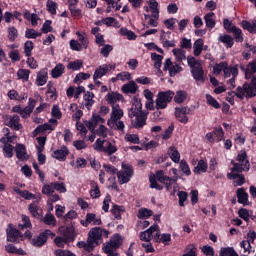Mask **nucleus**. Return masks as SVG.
I'll return each mask as SVG.
<instances>
[{
	"instance_id": "1",
	"label": "nucleus",
	"mask_w": 256,
	"mask_h": 256,
	"mask_svg": "<svg viewBox=\"0 0 256 256\" xmlns=\"http://www.w3.org/2000/svg\"><path fill=\"white\" fill-rule=\"evenodd\" d=\"M157 229H159V225L154 224L146 231L140 232V241L145 242L142 244V247H144L146 253H153V251H155V249H153V246L151 245V240L155 239V236H153V234L157 233Z\"/></svg>"
},
{
	"instance_id": "2",
	"label": "nucleus",
	"mask_w": 256,
	"mask_h": 256,
	"mask_svg": "<svg viewBox=\"0 0 256 256\" xmlns=\"http://www.w3.org/2000/svg\"><path fill=\"white\" fill-rule=\"evenodd\" d=\"M229 95H236L238 99H245V97H256V85L245 83L243 87L239 86L236 92H231Z\"/></svg>"
},
{
	"instance_id": "3",
	"label": "nucleus",
	"mask_w": 256,
	"mask_h": 256,
	"mask_svg": "<svg viewBox=\"0 0 256 256\" xmlns=\"http://www.w3.org/2000/svg\"><path fill=\"white\" fill-rule=\"evenodd\" d=\"M237 161L238 163L232 161V164L234 165L231 169L232 173H243V171H249L250 164L249 160H247V152L242 151L238 154Z\"/></svg>"
},
{
	"instance_id": "4",
	"label": "nucleus",
	"mask_w": 256,
	"mask_h": 256,
	"mask_svg": "<svg viewBox=\"0 0 256 256\" xmlns=\"http://www.w3.org/2000/svg\"><path fill=\"white\" fill-rule=\"evenodd\" d=\"M101 237H109L108 230H105L101 227L92 228L88 233V240L93 245V247H97L101 241Z\"/></svg>"
},
{
	"instance_id": "5",
	"label": "nucleus",
	"mask_w": 256,
	"mask_h": 256,
	"mask_svg": "<svg viewBox=\"0 0 256 256\" xmlns=\"http://www.w3.org/2000/svg\"><path fill=\"white\" fill-rule=\"evenodd\" d=\"M175 97V92L168 90L165 92H159L157 95V99L155 100L156 103V109H167L168 103H171L173 101V98Z\"/></svg>"
},
{
	"instance_id": "6",
	"label": "nucleus",
	"mask_w": 256,
	"mask_h": 256,
	"mask_svg": "<svg viewBox=\"0 0 256 256\" xmlns=\"http://www.w3.org/2000/svg\"><path fill=\"white\" fill-rule=\"evenodd\" d=\"M117 177L120 185H124V183H129V181H131V178L133 177V168L122 164V170L117 172Z\"/></svg>"
},
{
	"instance_id": "7",
	"label": "nucleus",
	"mask_w": 256,
	"mask_h": 256,
	"mask_svg": "<svg viewBox=\"0 0 256 256\" xmlns=\"http://www.w3.org/2000/svg\"><path fill=\"white\" fill-rule=\"evenodd\" d=\"M49 237H55V234L52 233L51 230H45L40 233L38 237L33 238L31 243L34 247H43V244L47 243V239H49Z\"/></svg>"
},
{
	"instance_id": "8",
	"label": "nucleus",
	"mask_w": 256,
	"mask_h": 256,
	"mask_svg": "<svg viewBox=\"0 0 256 256\" xmlns=\"http://www.w3.org/2000/svg\"><path fill=\"white\" fill-rule=\"evenodd\" d=\"M181 64L177 63L173 65V62H171V59H166L164 62V71H169L170 77H175L177 73H181L182 67L180 66Z\"/></svg>"
},
{
	"instance_id": "9",
	"label": "nucleus",
	"mask_w": 256,
	"mask_h": 256,
	"mask_svg": "<svg viewBox=\"0 0 256 256\" xmlns=\"http://www.w3.org/2000/svg\"><path fill=\"white\" fill-rule=\"evenodd\" d=\"M143 114V104L141 103V99L139 98H134L132 107L128 113V117L130 119H133L136 115H141Z\"/></svg>"
},
{
	"instance_id": "10",
	"label": "nucleus",
	"mask_w": 256,
	"mask_h": 256,
	"mask_svg": "<svg viewBox=\"0 0 256 256\" xmlns=\"http://www.w3.org/2000/svg\"><path fill=\"white\" fill-rule=\"evenodd\" d=\"M83 227H89V225H101V218L97 217L96 214L88 213L86 214V219L80 221Z\"/></svg>"
},
{
	"instance_id": "11",
	"label": "nucleus",
	"mask_w": 256,
	"mask_h": 256,
	"mask_svg": "<svg viewBox=\"0 0 256 256\" xmlns=\"http://www.w3.org/2000/svg\"><path fill=\"white\" fill-rule=\"evenodd\" d=\"M191 74L196 83H205V71H203V67L197 66L196 68H193Z\"/></svg>"
},
{
	"instance_id": "12",
	"label": "nucleus",
	"mask_w": 256,
	"mask_h": 256,
	"mask_svg": "<svg viewBox=\"0 0 256 256\" xmlns=\"http://www.w3.org/2000/svg\"><path fill=\"white\" fill-rule=\"evenodd\" d=\"M134 117L135 119L133 120V127H135V129H143L147 123V114L142 113Z\"/></svg>"
},
{
	"instance_id": "13",
	"label": "nucleus",
	"mask_w": 256,
	"mask_h": 256,
	"mask_svg": "<svg viewBox=\"0 0 256 256\" xmlns=\"http://www.w3.org/2000/svg\"><path fill=\"white\" fill-rule=\"evenodd\" d=\"M16 157L20 161H27L29 159V155H27V149L23 144H17L15 147Z\"/></svg>"
},
{
	"instance_id": "14",
	"label": "nucleus",
	"mask_w": 256,
	"mask_h": 256,
	"mask_svg": "<svg viewBox=\"0 0 256 256\" xmlns=\"http://www.w3.org/2000/svg\"><path fill=\"white\" fill-rule=\"evenodd\" d=\"M123 115H124V112H123V109H121V106L114 104L112 106L110 118L108 119V121H115L117 119H121Z\"/></svg>"
},
{
	"instance_id": "15",
	"label": "nucleus",
	"mask_w": 256,
	"mask_h": 256,
	"mask_svg": "<svg viewBox=\"0 0 256 256\" xmlns=\"http://www.w3.org/2000/svg\"><path fill=\"white\" fill-rule=\"evenodd\" d=\"M106 101L113 107L117 104V101H123V95L119 94L118 92H111L106 95Z\"/></svg>"
},
{
	"instance_id": "16",
	"label": "nucleus",
	"mask_w": 256,
	"mask_h": 256,
	"mask_svg": "<svg viewBox=\"0 0 256 256\" xmlns=\"http://www.w3.org/2000/svg\"><path fill=\"white\" fill-rule=\"evenodd\" d=\"M67 155H69V150L67 147H62L61 149L55 150L52 153V157L58 161H65L67 159Z\"/></svg>"
},
{
	"instance_id": "17",
	"label": "nucleus",
	"mask_w": 256,
	"mask_h": 256,
	"mask_svg": "<svg viewBox=\"0 0 256 256\" xmlns=\"http://www.w3.org/2000/svg\"><path fill=\"white\" fill-rule=\"evenodd\" d=\"M107 125L110 127V129H114L116 131H125V122H123L121 119L108 120Z\"/></svg>"
},
{
	"instance_id": "18",
	"label": "nucleus",
	"mask_w": 256,
	"mask_h": 256,
	"mask_svg": "<svg viewBox=\"0 0 256 256\" xmlns=\"http://www.w3.org/2000/svg\"><path fill=\"white\" fill-rule=\"evenodd\" d=\"M172 53L176 59V63L181 64L183 61L187 60L186 51L183 48H175L172 50Z\"/></svg>"
},
{
	"instance_id": "19",
	"label": "nucleus",
	"mask_w": 256,
	"mask_h": 256,
	"mask_svg": "<svg viewBox=\"0 0 256 256\" xmlns=\"http://www.w3.org/2000/svg\"><path fill=\"white\" fill-rule=\"evenodd\" d=\"M19 237H21V232L9 226V228L7 229V241H10L11 243H15V241H17Z\"/></svg>"
},
{
	"instance_id": "20",
	"label": "nucleus",
	"mask_w": 256,
	"mask_h": 256,
	"mask_svg": "<svg viewBox=\"0 0 256 256\" xmlns=\"http://www.w3.org/2000/svg\"><path fill=\"white\" fill-rule=\"evenodd\" d=\"M107 73H109V67H107V64H103L95 70L93 80L97 81V79H101V77H104Z\"/></svg>"
},
{
	"instance_id": "21",
	"label": "nucleus",
	"mask_w": 256,
	"mask_h": 256,
	"mask_svg": "<svg viewBox=\"0 0 256 256\" xmlns=\"http://www.w3.org/2000/svg\"><path fill=\"white\" fill-rule=\"evenodd\" d=\"M154 240L156 243H169L171 241V234L166 233L161 235V231L158 228L154 235Z\"/></svg>"
},
{
	"instance_id": "22",
	"label": "nucleus",
	"mask_w": 256,
	"mask_h": 256,
	"mask_svg": "<svg viewBox=\"0 0 256 256\" xmlns=\"http://www.w3.org/2000/svg\"><path fill=\"white\" fill-rule=\"evenodd\" d=\"M95 98V94H93V92H85L83 99H84V107H86V109H88V111L91 109V107H93V104L95 103V100H93Z\"/></svg>"
},
{
	"instance_id": "23",
	"label": "nucleus",
	"mask_w": 256,
	"mask_h": 256,
	"mask_svg": "<svg viewBox=\"0 0 256 256\" xmlns=\"http://www.w3.org/2000/svg\"><path fill=\"white\" fill-rule=\"evenodd\" d=\"M237 198L238 203H241L242 205H248L249 203V194L245 192V189L239 188L237 190Z\"/></svg>"
},
{
	"instance_id": "24",
	"label": "nucleus",
	"mask_w": 256,
	"mask_h": 256,
	"mask_svg": "<svg viewBox=\"0 0 256 256\" xmlns=\"http://www.w3.org/2000/svg\"><path fill=\"white\" fill-rule=\"evenodd\" d=\"M137 83L135 81H130L127 84H124L122 86L123 93H131L132 95H135L137 93Z\"/></svg>"
},
{
	"instance_id": "25",
	"label": "nucleus",
	"mask_w": 256,
	"mask_h": 256,
	"mask_svg": "<svg viewBox=\"0 0 256 256\" xmlns=\"http://www.w3.org/2000/svg\"><path fill=\"white\" fill-rule=\"evenodd\" d=\"M65 73V65L59 63L51 71L53 79H59Z\"/></svg>"
},
{
	"instance_id": "26",
	"label": "nucleus",
	"mask_w": 256,
	"mask_h": 256,
	"mask_svg": "<svg viewBox=\"0 0 256 256\" xmlns=\"http://www.w3.org/2000/svg\"><path fill=\"white\" fill-rule=\"evenodd\" d=\"M21 119L19 118V115H13L10 116L8 125L11 127V129H15V131H19L21 129V123H19Z\"/></svg>"
},
{
	"instance_id": "27",
	"label": "nucleus",
	"mask_w": 256,
	"mask_h": 256,
	"mask_svg": "<svg viewBox=\"0 0 256 256\" xmlns=\"http://www.w3.org/2000/svg\"><path fill=\"white\" fill-rule=\"evenodd\" d=\"M168 155L174 163H179V161H181V154L179 153L177 148H175V146L169 147Z\"/></svg>"
},
{
	"instance_id": "28",
	"label": "nucleus",
	"mask_w": 256,
	"mask_h": 256,
	"mask_svg": "<svg viewBox=\"0 0 256 256\" xmlns=\"http://www.w3.org/2000/svg\"><path fill=\"white\" fill-rule=\"evenodd\" d=\"M204 21L206 23V27H208V29H213L216 25L215 22V13L213 12H209L204 16Z\"/></svg>"
},
{
	"instance_id": "29",
	"label": "nucleus",
	"mask_w": 256,
	"mask_h": 256,
	"mask_svg": "<svg viewBox=\"0 0 256 256\" xmlns=\"http://www.w3.org/2000/svg\"><path fill=\"white\" fill-rule=\"evenodd\" d=\"M8 97H9V99H12L13 101H23V100L27 99V94H25V93L19 94V92H17V90H10L8 92Z\"/></svg>"
},
{
	"instance_id": "30",
	"label": "nucleus",
	"mask_w": 256,
	"mask_h": 256,
	"mask_svg": "<svg viewBox=\"0 0 256 256\" xmlns=\"http://www.w3.org/2000/svg\"><path fill=\"white\" fill-rule=\"evenodd\" d=\"M207 167H208L207 162H205L204 160H200L197 166L194 167L193 172L196 175H201V173H207Z\"/></svg>"
},
{
	"instance_id": "31",
	"label": "nucleus",
	"mask_w": 256,
	"mask_h": 256,
	"mask_svg": "<svg viewBox=\"0 0 256 256\" xmlns=\"http://www.w3.org/2000/svg\"><path fill=\"white\" fill-rule=\"evenodd\" d=\"M45 83H47V70H41L37 75L36 85L43 87Z\"/></svg>"
},
{
	"instance_id": "32",
	"label": "nucleus",
	"mask_w": 256,
	"mask_h": 256,
	"mask_svg": "<svg viewBox=\"0 0 256 256\" xmlns=\"http://www.w3.org/2000/svg\"><path fill=\"white\" fill-rule=\"evenodd\" d=\"M7 33H8V39L13 43V41H17V38L19 37V31L15 26H9L7 28Z\"/></svg>"
},
{
	"instance_id": "33",
	"label": "nucleus",
	"mask_w": 256,
	"mask_h": 256,
	"mask_svg": "<svg viewBox=\"0 0 256 256\" xmlns=\"http://www.w3.org/2000/svg\"><path fill=\"white\" fill-rule=\"evenodd\" d=\"M220 256H239L237 251H235V248L233 247H222L220 249Z\"/></svg>"
},
{
	"instance_id": "34",
	"label": "nucleus",
	"mask_w": 256,
	"mask_h": 256,
	"mask_svg": "<svg viewBox=\"0 0 256 256\" xmlns=\"http://www.w3.org/2000/svg\"><path fill=\"white\" fill-rule=\"evenodd\" d=\"M5 250L7 253H13L14 255H27L25 250L23 249H17L13 244H8L5 246Z\"/></svg>"
},
{
	"instance_id": "35",
	"label": "nucleus",
	"mask_w": 256,
	"mask_h": 256,
	"mask_svg": "<svg viewBox=\"0 0 256 256\" xmlns=\"http://www.w3.org/2000/svg\"><path fill=\"white\" fill-rule=\"evenodd\" d=\"M205 44V42L203 41V39H197L194 43V55L195 57H199V55H201L202 51H203V45Z\"/></svg>"
},
{
	"instance_id": "36",
	"label": "nucleus",
	"mask_w": 256,
	"mask_h": 256,
	"mask_svg": "<svg viewBox=\"0 0 256 256\" xmlns=\"http://www.w3.org/2000/svg\"><path fill=\"white\" fill-rule=\"evenodd\" d=\"M102 153H105L106 155H113V153H117V147L110 141H106V146L102 150Z\"/></svg>"
},
{
	"instance_id": "37",
	"label": "nucleus",
	"mask_w": 256,
	"mask_h": 256,
	"mask_svg": "<svg viewBox=\"0 0 256 256\" xmlns=\"http://www.w3.org/2000/svg\"><path fill=\"white\" fill-rule=\"evenodd\" d=\"M231 33L234 34V39L237 43H243V33L241 32V29L232 26Z\"/></svg>"
},
{
	"instance_id": "38",
	"label": "nucleus",
	"mask_w": 256,
	"mask_h": 256,
	"mask_svg": "<svg viewBox=\"0 0 256 256\" xmlns=\"http://www.w3.org/2000/svg\"><path fill=\"white\" fill-rule=\"evenodd\" d=\"M240 247L244 249L243 256H249L251 254V242L249 240H243L240 243Z\"/></svg>"
},
{
	"instance_id": "39",
	"label": "nucleus",
	"mask_w": 256,
	"mask_h": 256,
	"mask_svg": "<svg viewBox=\"0 0 256 256\" xmlns=\"http://www.w3.org/2000/svg\"><path fill=\"white\" fill-rule=\"evenodd\" d=\"M151 59L152 61H154L155 69H161V63H163V56L157 53H152Z\"/></svg>"
},
{
	"instance_id": "40",
	"label": "nucleus",
	"mask_w": 256,
	"mask_h": 256,
	"mask_svg": "<svg viewBox=\"0 0 256 256\" xmlns=\"http://www.w3.org/2000/svg\"><path fill=\"white\" fill-rule=\"evenodd\" d=\"M77 246L80 249H85V251H88L89 253H91V251L95 249V246H93V244L90 242L89 239H87V242H84V241L78 242Z\"/></svg>"
},
{
	"instance_id": "41",
	"label": "nucleus",
	"mask_w": 256,
	"mask_h": 256,
	"mask_svg": "<svg viewBox=\"0 0 256 256\" xmlns=\"http://www.w3.org/2000/svg\"><path fill=\"white\" fill-rule=\"evenodd\" d=\"M153 215V211L152 210H149L147 208H141L139 211H138V219H149V217H152Z\"/></svg>"
},
{
	"instance_id": "42",
	"label": "nucleus",
	"mask_w": 256,
	"mask_h": 256,
	"mask_svg": "<svg viewBox=\"0 0 256 256\" xmlns=\"http://www.w3.org/2000/svg\"><path fill=\"white\" fill-rule=\"evenodd\" d=\"M43 195H47V197H51L53 193H55V187L53 186V182L51 184H44L42 187Z\"/></svg>"
},
{
	"instance_id": "43",
	"label": "nucleus",
	"mask_w": 256,
	"mask_h": 256,
	"mask_svg": "<svg viewBox=\"0 0 256 256\" xmlns=\"http://www.w3.org/2000/svg\"><path fill=\"white\" fill-rule=\"evenodd\" d=\"M187 99V92L183 90H179L176 92V95L174 96L175 103H184V101Z\"/></svg>"
},
{
	"instance_id": "44",
	"label": "nucleus",
	"mask_w": 256,
	"mask_h": 256,
	"mask_svg": "<svg viewBox=\"0 0 256 256\" xmlns=\"http://www.w3.org/2000/svg\"><path fill=\"white\" fill-rule=\"evenodd\" d=\"M120 35H123L129 39V41H133L137 39V35L131 30H128L127 28H121L120 29Z\"/></svg>"
},
{
	"instance_id": "45",
	"label": "nucleus",
	"mask_w": 256,
	"mask_h": 256,
	"mask_svg": "<svg viewBox=\"0 0 256 256\" xmlns=\"http://www.w3.org/2000/svg\"><path fill=\"white\" fill-rule=\"evenodd\" d=\"M125 209H123V206L119 205H113L111 209V213L114 215L115 219L120 220L121 219V213H123Z\"/></svg>"
},
{
	"instance_id": "46",
	"label": "nucleus",
	"mask_w": 256,
	"mask_h": 256,
	"mask_svg": "<svg viewBox=\"0 0 256 256\" xmlns=\"http://www.w3.org/2000/svg\"><path fill=\"white\" fill-rule=\"evenodd\" d=\"M107 131V127H105V125L103 124H100L99 128L92 133H94V135H98V137H103V139H107Z\"/></svg>"
},
{
	"instance_id": "47",
	"label": "nucleus",
	"mask_w": 256,
	"mask_h": 256,
	"mask_svg": "<svg viewBox=\"0 0 256 256\" xmlns=\"http://www.w3.org/2000/svg\"><path fill=\"white\" fill-rule=\"evenodd\" d=\"M253 73H256V62L250 63L245 72V78L246 79H251L253 77Z\"/></svg>"
},
{
	"instance_id": "48",
	"label": "nucleus",
	"mask_w": 256,
	"mask_h": 256,
	"mask_svg": "<svg viewBox=\"0 0 256 256\" xmlns=\"http://www.w3.org/2000/svg\"><path fill=\"white\" fill-rule=\"evenodd\" d=\"M54 130H55V126H53L49 123H45L43 125H39L35 129V133H43L44 131H54Z\"/></svg>"
},
{
	"instance_id": "49",
	"label": "nucleus",
	"mask_w": 256,
	"mask_h": 256,
	"mask_svg": "<svg viewBox=\"0 0 256 256\" xmlns=\"http://www.w3.org/2000/svg\"><path fill=\"white\" fill-rule=\"evenodd\" d=\"M242 27L249 31V33H256V21H253L252 23L242 21Z\"/></svg>"
},
{
	"instance_id": "50",
	"label": "nucleus",
	"mask_w": 256,
	"mask_h": 256,
	"mask_svg": "<svg viewBox=\"0 0 256 256\" xmlns=\"http://www.w3.org/2000/svg\"><path fill=\"white\" fill-rule=\"evenodd\" d=\"M187 63L191 70L196 69V67H201V62L200 60L195 59L193 56H188L187 57Z\"/></svg>"
},
{
	"instance_id": "51",
	"label": "nucleus",
	"mask_w": 256,
	"mask_h": 256,
	"mask_svg": "<svg viewBox=\"0 0 256 256\" xmlns=\"http://www.w3.org/2000/svg\"><path fill=\"white\" fill-rule=\"evenodd\" d=\"M218 40L221 41V43H225L228 49H230V47H233V37H231L230 35L220 36Z\"/></svg>"
},
{
	"instance_id": "52",
	"label": "nucleus",
	"mask_w": 256,
	"mask_h": 256,
	"mask_svg": "<svg viewBox=\"0 0 256 256\" xmlns=\"http://www.w3.org/2000/svg\"><path fill=\"white\" fill-rule=\"evenodd\" d=\"M183 256H197V248L195 247V245H188L184 250Z\"/></svg>"
},
{
	"instance_id": "53",
	"label": "nucleus",
	"mask_w": 256,
	"mask_h": 256,
	"mask_svg": "<svg viewBox=\"0 0 256 256\" xmlns=\"http://www.w3.org/2000/svg\"><path fill=\"white\" fill-rule=\"evenodd\" d=\"M26 39H37V37H41V32L35 31V29H27L25 31Z\"/></svg>"
},
{
	"instance_id": "54",
	"label": "nucleus",
	"mask_w": 256,
	"mask_h": 256,
	"mask_svg": "<svg viewBox=\"0 0 256 256\" xmlns=\"http://www.w3.org/2000/svg\"><path fill=\"white\" fill-rule=\"evenodd\" d=\"M83 67V62L81 60H76L73 62H70L67 66V69H72V71H79Z\"/></svg>"
},
{
	"instance_id": "55",
	"label": "nucleus",
	"mask_w": 256,
	"mask_h": 256,
	"mask_svg": "<svg viewBox=\"0 0 256 256\" xmlns=\"http://www.w3.org/2000/svg\"><path fill=\"white\" fill-rule=\"evenodd\" d=\"M47 11L51 13V15H55L57 13V3L53 0H48L46 3Z\"/></svg>"
},
{
	"instance_id": "56",
	"label": "nucleus",
	"mask_w": 256,
	"mask_h": 256,
	"mask_svg": "<svg viewBox=\"0 0 256 256\" xmlns=\"http://www.w3.org/2000/svg\"><path fill=\"white\" fill-rule=\"evenodd\" d=\"M33 41L28 40L25 42L24 44V53L26 55V57H31V53L33 51Z\"/></svg>"
},
{
	"instance_id": "57",
	"label": "nucleus",
	"mask_w": 256,
	"mask_h": 256,
	"mask_svg": "<svg viewBox=\"0 0 256 256\" xmlns=\"http://www.w3.org/2000/svg\"><path fill=\"white\" fill-rule=\"evenodd\" d=\"M125 141L128 143H133L134 145H139V135L137 134H126Z\"/></svg>"
},
{
	"instance_id": "58",
	"label": "nucleus",
	"mask_w": 256,
	"mask_h": 256,
	"mask_svg": "<svg viewBox=\"0 0 256 256\" xmlns=\"http://www.w3.org/2000/svg\"><path fill=\"white\" fill-rule=\"evenodd\" d=\"M29 73H31V71L27 69H20L18 70L17 75L19 79H22L23 81H29Z\"/></svg>"
},
{
	"instance_id": "59",
	"label": "nucleus",
	"mask_w": 256,
	"mask_h": 256,
	"mask_svg": "<svg viewBox=\"0 0 256 256\" xmlns=\"http://www.w3.org/2000/svg\"><path fill=\"white\" fill-rule=\"evenodd\" d=\"M54 190L59 191V193H67V187H65V183L61 182H52Z\"/></svg>"
},
{
	"instance_id": "60",
	"label": "nucleus",
	"mask_w": 256,
	"mask_h": 256,
	"mask_svg": "<svg viewBox=\"0 0 256 256\" xmlns=\"http://www.w3.org/2000/svg\"><path fill=\"white\" fill-rule=\"evenodd\" d=\"M206 101L208 103V105H211V107H214V109H219L221 107V105L219 104V102H217L215 100V98H213L211 95L207 94L206 95Z\"/></svg>"
},
{
	"instance_id": "61",
	"label": "nucleus",
	"mask_w": 256,
	"mask_h": 256,
	"mask_svg": "<svg viewBox=\"0 0 256 256\" xmlns=\"http://www.w3.org/2000/svg\"><path fill=\"white\" fill-rule=\"evenodd\" d=\"M3 151H4V155L8 159H11V157H13V145H11V144H4Z\"/></svg>"
},
{
	"instance_id": "62",
	"label": "nucleus",
	"mask_w": 256,
	"mask_h": 256,
	"mask_svg": "<svg viewBox=\"0 0 256 256\" xmlns=\"http://www.w3.org/2000/svg\"><path fill=\"white\" fill-rule=\"evenodd\" d=\"M29 211L32 216L39 217V213H40L41 209L39 208V206H37L36 203H31L29 205Z\"/></svg>"
},
{
	"instance_id": "63",
	"label": "nucleus",
	"mask_w": 256,
	"mask_h": 256,
	"mask_svg": "<svg viewBox=\"0 0 256 256\" xmlns=\"http://www.w3.org/2000/svg\"><path fill=\"white\" fill-rule=\"evenodd\" d=\"M90 77H91V74L80 72L79 74L76 75V77L74 79V83H81V81H85L86 79H89Z\"/></svg>"
},
{
	"instance_id": "64",
	"label": "nucleus",
	"mask_w": 256,
	"mask_h": 256,
	"mask_svg": "<svg viewBox=\"0 0 256 256\" xmlns=\"http://www.w3.org/2000/svg\"><path fill=\"white\" fill-rule=\"evenodd\" d=\"M55 256H75V254H73V252L69 251V250H55L54 251Z\"/></svg>"
}]
</instances>
